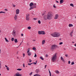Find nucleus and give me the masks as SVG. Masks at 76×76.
<instances>
[{
    "instance_id": "1",
    "label": "nucleus",
    "mask_w": 76,
    "mask_h": 76,
    "mask_svg": "<svg viewBox=\"0 0 76 76\" xmlns=\"http://www.w3.org/2000/svg\"><path fill=\"white\" fill-rule=\"evenodd\" d=\"M53 15L51 12H49L47 14V18L48 19L50 20L52 19Z\"/></svg>"
},
{
    "instance_id": "2",
    "label": "nucleus",
    "mask_w": 76,
    "mask_h": 76,
    "mask_svg": "<svg viewBox=\"0 0 76 76\" xmlns=\"http://www.w3.org/2000/svg\"><path fill=\"white\" fill-rule=\"evenodd\" d=\"M56 58L57 53H56L53 55L52 56L51 58V60L52 61H56Z\"/></svg>"
},
{
    "instance_id": "3",
    "label": "nucleus",
    "mask_w": 76,
    "mask_h": 76,
    "mask_svg": "<svg viewBox=\"0 0 76 76\" xmlns=\"http://www.w3.org/2000/svg\"><path fill=\"white\" fill-rule=\"evenodd\" d=\"M51 35L53 37H58L60 36V34L58 33L55 32L53 34H51Z\"/></svg>"
},
{
    "instance_id": "4",
    "label": "nucleus",
    "mask_w": 76,
    "mask_h": 76,
    "mask_svg": "<svg viewBox=\"0 0 76 76\" xmlns=\"http://www.w3.org/2000/svg\"><path fill=\"white\" fill-rule=\"evenodd\" d=\"M56 48H58V46L57 45H53L52 46L51 48V50H54V49H56Z\"/></svg>"
},
{
    "instance_id": "5",
    "label": "nucleus",
    "mask_w": 76,
    "mask_h": 76,
    "mask_svg": "<svg viewBox=\"0 0 76 76\" xmlns=\"http://www.w3.org/2000/svg\"><path fill=\"white\" fill-rule=\"evenodd\" d=\"M26 20H29V14H28L26 15Z\"/></svg>"
},
{
    "instance_id": "6",
    "label": "nucleus",
    "mask_w": 76,
    "mask_h": 76,
    "mask_svg": "<svg viewBox=\"0 0 76 76\" xmlns=\"http://www.w3.org/2000/svg\"><path fill=\"white\" fill-rule=\"evenodd\" d=\"M30 49L28 48V51H27V53H28V55L29 56H30L31 55V53L29 52V51H30V50H29Z\"/></svg>"
},
{
    "instance_id": "7",
    "label": "nucleus",
    "mask_w": 76,
    "mask_h": 76,
    "mask_svg": "<svg viewBox=\"0 0 76 76\" xmlns=\"http://www.w3.org/2000/svg\"><path fill=\"white\" fill-rule=\"evenodd\" d=\"M15 76H22V75L21 74H19V73L18 72L16 73L15 75H14Z\"/></svg>"
},
{
    "instance_id": "8",
    "label": "nucleus",
    "mask_w": 76,
    "mask_h": 76,
    "mask_svg": "<svg viewBox=\"0 0 76 76\" xmlns=\"http://www.w3.org/2000/svg\"><path fill=\"white\" fill-rule=\"evenodd\" d=\"M18 19V15L17 14L15 15V16L14 17V19L15 20H16Z\"/></svg>"
},
{
    "instance_id": "9",
    "label": "nucleus",
    "mask_w": 76,
    "mask_h": 76,
    "mask_svg": "<svg viewBox=\"0 0 76 76\" xmlns=\"http://www.w3.org/2000/svg\"><path fill=\"white\" fill-rule=\"evenodd\" d=\"M43 18L45 20H47V19H48L47 18V16L46 15H44Z\"/></svg>"
},
{
    "instance_id": "10",
    "label": "nucleus",
    "mask_w": 76,
    "mask_h": 76,
    "mask_svg": "<svg viewBox=\"0 0 76 76\" xmlns=\"http://www.w3.org/2000/svg\"><path fill=\"white\" fill-rule=\"evenodd\" d=\"M58 14H56L55 16L54 17V19H57L58 18Z\"/></svg>"
},
{
    "instance_id": "11",
    "label": "nucleus",
    "mask_w": 76,
    "mask_h": 76,
    "mask_svg": "<svg viewBox=\"0 0 76 76\" xmlns=\"http://www.w3.org/2000/svg\"><path fill=\"white\" fill-rule=\"evenodd\" d=\"M20 11L19 10V9H17L16 10V13L18 14L19 13Z\"/></svg>"
},
{
    "instance_id": "12",
    "label": "nucleus",
    "mask_w": 76,
    "mask_h": 76,
    "mask_svg": "<svg viewBox=\"0 0 76 76\" xmlns=\"http://www.w3.org/2000/svg\"><path fill=\"white\" fill-rule=\"evenodd\" d=\"M12 34L13 36H16V31L15 30L13 31Z\"/></svg>"
},
{
    "instance_id": "13",
    "label": "nucleus",
    "mask_w": 76,
    "mask_h": 76,
    "mask_svg": "<svg viewBox=\"0 0 76 76\" xmlns=\"http://www.w3.org/2000/svg\"><path fill=\"white\" fill-rule=\"evenodd\" d=\"M33 7L34 8H36L37 6V4L36 3H34L33 4Z\"/></svg>"
},
{
    "instance_id": "14",
    "label": "nucleus",
    "mask_w": 76,
    "mask_h": 76,
    "mask_svg": "<svg viewBox=\"0 0 76 76\" xmlns=\"http://www.w3.org/2000/svg\"><path fill=\"white\" fill-rule=\"evenodd\" d=\"M36 72L37 73H39V69H37L36 70Z\"/></svg>"
},
{
    "instance_id": "15",
    "label": "nucleus",
    "mask_w": 76,
    "mask_h": 76,
    "mask_svg": "<svg viewBox=\"0 0 76 76\" xmlns=\"http://www.w3.org/2000/svg\"><path fill=\"white\" fill-rule=\"evenodd\" d=\"M33 76H41V75L38 74H36L35 75H34Z\"/></svg>"
},
{
    "instance_id": "16",
    "label": "nucleus",
    "mask_w": 76,
    "mask_h": 76,
    "mask_svg": "<svg viewBox=\"0 0 76 76\" xmlns=\"http://www.w3.org/2000/svg\"><path fill=\"white\" fill-rule=\"evenodd\" d=\"M33 5H34V4L32 2H31L29 4V6L31 7V6H32Z\"/></svg>"
},
{
    "instance_id": "17",
    "label": "nucleus",
    "mask_w": 76,
    "mask_h": 76,
    "mask_svg": "<svg viewBox=\"0 0 76 76\" xmlns=\"http://www.w3.org/2000/svg\"><path fill=\"white\" fill-rule=\"evenodd\" d=\"M41 34L44 35V34H45V31H41Z\"/></svg>"
},
{
    "instance_id": "18",
    "label": "nucleus",
    "mask_w": 76,
    "mask_h": 76,
    "mask_svg": "<svg viewBox=\"0 0 76 76\" xmlns=\"http://www.w3.org/2000/svg\"><path fill=\"white\" fill-rule=\"evenodd\" d=\"M69 27H72L73 26V25L72 24H69Z\"/></svg>"
},
{
    "instance_id": "19",
    "label": "nucleus",
    "mask_w": 76,
    "mask_h": 76,
    "mask_svg": "<svg viewBox=\"0 0 76 76\" xmlns=\"http://www.w3.org/2000/svg\"><path fill=\"white\" fill-rule=\"evenodd\" d=\"M73 31H72L70 33V34H69V35L71 37H72L73 36Z\"/></svg>"
},
{
    "instance_id": "20",
    "label": "nucleus",
    "mask_w": 76,
    "mask_h": 76,
    "mask_svg": "<svg viewBox=\"0 0 76 76\" xmlns=\"http://www.w3.org/2000/svg\"><path fill=\"white\" fill-rule=\"evenodd\" d=\"M55 72L56 73H57V74H59V72L57 70H56L55 71Z\"/></svg>"
},
{
    "instance_id": "21",
    "label": "nucleus",
    "mask_w": 76,
    "mask_h": 76,
    "mask_svg": "<svg viewBox=\"0 0 76 76\" xmlns=\"http://www.w3.org/2000/svg\"><path fill=\"white\" fill-rule=\"evenodd\" d=\"M63 1H64V0H60V4H62L63 3Z\"/></svg>"
},
{
    "instance_id": "22",
    "label": "nucleus",
    "mask_w": 76,
    "mask_h": 76,
    "mask_svg": "<svg viewBox=\"0 0 76 76\" xmlns=\"http://www.w3.org/2000/svg\"><path fill=\"white\" fill-rule=\"evenodd\" d=\"M45 40H43L42 42V45H44V44H45Z\"/></svg>"
},
{
    "instance_id": "23",
    "label": "nucleus",
    "mask_w": 76,
    "mask_h": 76,
    "mask_svg": "<svg viewBox=\"0 0 76 76\" xmlns=\"http://www.w3.org/2000/svg\"><path fill=\"white\" fill-rule=\"evenodd\" d=\"M38 34H39V35H41V31H38Z\"/></svg>"
},
{
    "instance_id": "24",
    "label": "nucleus",
    "mask_w": 76,
    "mask_h": 76,
    "mask_svg": "<svg viewBox=\"0 0 76 76\" xmlns=\"http://www.w3.org/2000/svg\"><path fill=\"white\" fill-rule=\"evenodd\" d=\"M34 8L33 7H30V8L29 9V10H31V9H33Z\"/></svg>"
},
{
    "instance_id": "25",
    "label": "nucleus",
    "mask_w": 76,
    "mask_h": 76,
    "mask_svg": "<svg viewBox=\"0 0 76 76\" xmlns=\"http://www.w3.org/2000/svg\"><path fill=\"white\" fill-rule=\"evenodd\" d=\"M5 41H6V42H9V41H8V40H7V38H6V37L5 38Z\"/></svg>"
},
{
    "instance_id": "26",
    "label": "nucleus",
    "mask_w": 76,
    "mask_h": 76,
    "mask_svg": "<svg viewBox=\"0 0 76 76\" xmlns=\"http://www.w3.org/2000/svg\"><path fill=\"white\" fill-rule=\"evenodd\" d=\"M61 59L63 61H64V60L63 57H61Z\"/></svg>"
},
{
    "instance_id": "27",
    "label": "nucleus",
    "mask_w": 76,
    "mask_h": 76,
    "mask_svg": "<svg viewBox=\"0 0 76 76\" xmlns=\"http://www.w3.org/2000/svg\"><path fill=\"white\" fill-rule=\"evenodd\" d=\"M49 73V75L50 76H51V72H50V69H48Z\"/></svg>"
},
{
    "instance_id": "28",
    "label": "nucleus",
    "mask_w": 76,
    "mask_h": 76,
    "mask_svg": "<svg viewBox=\"0 0 76 76\" xmlns=\"http://www.w3.org/2000/svg\"><path fill=\"white\" fill-rule=\"evenodd\" d=\"M15 42L16 43L18 42V40L17 39H15L14 40Z\"/></svg>"
},
{
    "instance_id": "29",
    "label": "nucleus",
    "mask_w": 76,
    "mask_h": 76,
    "mask_svg": "<svg viewBox=\"0 0 76 76\" xmlns=\"http://www.w3.org/2000/svg\"><path fill=\"white\" fill-rule=\"evenodd\" d=\"M32 49L33 50H34V51H36V48L35 47H34L33 48H32Z\"/></svg>"
},
{
    "instance_id": "30",
    "label": "nucleus",
    "mask_w": 76,
    "mask_h": 76,
    "mask_svg": "<svg viewBox=\"0 0 76 76\" xmlns=\"http://www.w3.org/2000/svg\"><path fill=\"white\" fill-rule=\"evenodd\" d=\"M40 59L42 60H44V58H42V56L40 57Z\"/></svg>"
},
{
    "instance_id": "31",
    "label": "nucleus",
    "mask_w": 76,
    "mask_h": 76,
    "mask_svg": "<svg viewBox=\"0 0 76 76\" xmlns=\"http://www.w3.org/2000/svg\"><path fill=\"white\" fill-rule=\"evenodd\" d=\"M70 6H72V7H74V5H73V4H70Z\"/></svg>"
},
{
    "instance_id": "32",
    "label": "nucleus",
    "mask_w": 76,
    "mask_h": 76,
    "mask_svg": "<svg viewBox=\"0 0 76 76\" xmlns=\"http://www.w3.org/2000/svg\"><path fill=\"white\" fill-rule=\"evenodd\" d=\"M14 39H15L14 38H11V41H14Z\"/></svg>"
},
{
    "instance_id": "33",
    "label": "nucleus",
    "mask_w": 76,
    "mask_h": 76,
    "mask_svg": "<svg viewBox=\"0 0 76 76\" xmlns=\"http://www.w3.org/2000/svg\"><path fill=\"white\" fill-rule=\"evenodd\" d=\"M21 69H17V70H19V71H21Z\"/></svg>"
},
{
    "instance_id": "34",
    "label": "nucleus",
    "mask_w": 76,
    "mask_h": 76,
    "mask_svg": "<svg viewBox=\"0 0 76 76\" xmlns=\"http://www.w3.org/2000/svg\"><path fill=\"white\" fill-rule=\"evenodd\" d=\"M33 63H28V65L29 66H31V64H32Z\"/></svg>"
},
{
    "instance_id": "35",
    "label": "nucleus",
    "mask_w": 76,
    "mask_h": 76,
    "mask_svg": "<svg viewBox=\"0 0 76 76\" xmlns=\"http://www.w3.org/2000/svg\"><path fill=\"white\" fill-rule=\"evenodd\" d=\"M74 64H75V62H74L73 61L71 63V65H73Z\"/></svg>"
},
{
    "instance_id": "36",
    "label": "nucleus",
    "mask_w": 76,
    "mask_h": 76,
    "mask_svg": "<svg viewBox=\"0 0 76 76\" xmlns=\"http://www.w3.org/2000/svg\"><path fill=\"white\" fill-rule=\"evenodd\" d=\"M38 23L39 24H40V23H41V21L40 20H39L38 21Z\"/></svg>"
},
{
    "instance_id": "37",
    "label": "nucleus",
    "mask_w": 76,
    "mask_h": 76,
    "mask_svg": "<svg viewBox=\"0 0 76 76\" xmlns=\"http://www.w3.org/2000/svg\"><path fill=\"white\" fill-rule=\"evenodd\" d=\"M31 27L30 26H29L28 27V29H31Z\"/></svg>"
},
{
    "instance_id": "38",
    "label": "nucleus",
    "mask_w": 76,
    "mask_h": 76,
    "mask_svg": "<svg viewBox=\"0 0 76 76\" xmlns=\"http://www.w3.org/2000/svg\"><path fill=\"white\" fill-rule=\"evenodd\" d=\"M63 42H61L59 43V45H61V44H63Z\"/></svg>"
},
{
    "instance_id": "39",
    "label": "nucleus",
    "mask_w": 76,
    "mask_h": 76,
    "mask_svg": "<svg viewBox=\"0 0 76 76\" xmlns=\"http://www.w3.org/2000/svg\"><path fill=\"white\" fill-rule=\"evenodd\" d=\"M33 73L32 72H31V73H30V74H29V75L30 76H31V75H32V74Z\"/></svg>"
},
{
    "instance_id": "40",
    "label": "nucleus",
    "mask_w": 76,
    "mask_h": 76,
    "mask_svg": "<svg viewBox=\"0 0 76 76\" xmlns=\"http://www.w3.org/2000/svg\"><path fill=\"white\" fill-rule=\"evenodd\" d=\"M23 67H25V64H24V63L23 64Z\"/></svg>"
},
{
    "instance_id": "41",
    "label": "nucleus",
    "mask_w": 76,
    "mask_h": 76,
    "mask_svg": "<svg viewBox=\"0 0 76 76\" xmlns=\"http://www.w3.org/2000/svg\"><path fill=\"white\" fill-rule=\"evenodd\" d=\"M34 57H37V54H36V53H35V56H34Z\"/></svg>"
},
{
    "instance_id": "42",
    "label": "nucleus",
    "mask_w": 76,
    "mask_h": 76,
    "mask_svg": "<svg viewBox=\"0 0 76 76\" xmlns=\"http://www.w3.org/2000/svg\"><path fill=\"white\" fill-rule=\"evenodd\" d=\"M6 69L7 70H8V71L9 70V67H8V68H7Z\"/></svg>"
},
{
    "instance_id": "43",
    "label": "nucleus",
    "mask_w": 76,
    "mask_h": 76,
    "mask_svg": "<svg viewBox=\"0 0 76 76\" xmlns=\"http://www.w3.org/2000/svg\"><path fill=\"white\" fill-rule=\"evenodd\" d=\"M25 53H23V57H25Z\"/></svg>"
},
{
    "instance_id": "44",
    "label": "nucleus",
    "mask_w": 76,
    "mask_h": 76,
    "mask_svg": "<svg viewBox=\"0 0 76 76\" xmlns=\"http://www.w3.org/2000/svg\"><path fill=\"white\" fill-rule=\"evenodd\" d=\"M37 18H34L33 19V20H37Z\"/></svg>"
},
{
    "instance_id": "45",
    "label": "nucleus",
    "mask_w": 76,
    "mask_h": 76,
    "mask_svg": "<svg viewBox=\"0 0 76 76\" xmlns=\"http://www.w3.org/2000/svg\"><path fill=\"white\" fill-rule=\"evenodd\" d=\"M31 61H32V60H31V59H29V62L30 63H31Z\"/></svg>"
},
{
    "instance_id": "46",
    "label": "nucleus",
    "mask_w": 76,
    "mask_h": 76,
    "mask_svg": "<svg viewBox=\"0 0 76 76\" xmlns=\"http://www.w3.org/2000/svg\"><path fill=\"white\" fill-rule=\"evenodd\" d=\"M47 65H46L45 66V69H46V67H47Z\"/></svg>"
},
{
    "instance_id": "47",
    "label": "nucleus",
    "mask_w": 76,
    "mask_h": 76,
    "mask_svg": "<svg viewBox=\"0 0 76 76\" xmlns=\"http://www.w3.org/2000/svg\"><path fill=\"white\" fill-rule=\"evenodd\" d=\"M33 63L34 64H37V63L36 62H34Z\"/></svg>"
},
{
    "instance_id": "48",
    "label": "nucleus",
    "mask_w": 76,
    "mask_h": 76,
    "mask_svg": "<svg viewBox=\"0 0 76 76\" xmlns=\"http://www.w3.org/2000/svg\"><path fill=\"white\" fill-rule=\"evenodd\" d=\"M0 69H1V62L0 61Z\"/></svg>"
},
{
    "instance_id": "49",
    "label": "nucleus",
    "mask_w": 76,
    "mask_h": 76,
    "mask_svg": "<svg viewBox=\"0 0 76 76\" xmlns=\"http://www.w3.org/2000/svg\"><path fill=\"white\" fill-rule=\"evenodd\" d=\"M15 5H13V7H15Z\"/></svg>"
},
{
    "instance_id": "50",
    "label": "nucleus",
    "mask_w": 76,
    "mask_h": 76,
    "mask_svg": "<svg viewBox=\"0 0 76 76\" xmlns=\"http://www.w3.org/2000/svg\"><path fill=\"white\" fill-rule=\"evenodd\" d=\"M68 64H70V61H69L68 62Z\"/></svg>"
},
{
    "instance_id": "51",
    "label": "nucleus",
    "mask_w": 76,
    "mask_h": 76,
    "mask_svg": "<svg viewBox=\"0 0 76 76\" xmlns=\"http://www.w3.org/2000/svg\"><path fill=\"white\" fill-rule=\"evenodd\" d=\"M65 56L66 57H67L68 56V55H67V54H65Z\"/></svg>"
},
{
    "instance_id": "52",
    "label": "nucleus",
    "mask_w": 76,
    "mask_h": 76,
    "mask_svg": "<svg viewBox=\"0 0 76 76\" xmlns=\"http://www.w3.org/2000/svg\"><path fill=\"white\" fill-rule=\"evenodd\" d=\"M21 36L22 37H23V34H21Z\"/></svg>"
},
{
    "instance_id": "53",
    "label": "nucleus",
    "mask_w": 76,
    "mask_h": 76,
    "mask_svg": "<svg viewBox=\"0 0 76 76\" xmlns=\"http://www.w3.org/2000/svg\"><path fill=\"white\" fill-rule=\"evenodd\" d=\"M0 13H3V11L0 12Z\"/></svg>"
},
{
    "instance_id": "54",
    "label": "nucleus",
    "mask_w": 76,
    "mask_h": 76,
    "mask_svg": "<svg viewBox=\"0 0 76 76\" xmlns=\"http://www.w3.org/2000/svg\"><path fill=\"white\" fill-rule=\"evenodd\" d=\"M53 7L54 8H56V6H55V5H53Z\"/></svg>"
},
{
    "instance_id": "55",
    "label": "nucleus",
    "mask_w": 76,
    "mask_h": 76,
    "mask_svg": "<svg viewBox=\"0 0 76 76\" xmlns=\"http://www.w3.org/2000/svg\"><path fill=\"white\" fill-rule=\"evenodd\" d=\"M4 10L5 11H7V9H5Z\"/></svg>"
},
{
    "instance_id": "56",
    "label": "nucleus",
    "mask_w": 76,
    "mask_h": 76,
    "mask_svg": "<svg viewBox=\"0 0 76 76\" xmlns=\"http://www.w3.org/2000/svg\"><path fill=\"white\" fill-rule=\"evenodd\" d=\"M5 66L7 68H8V67L7 66V65H6Z\"/></svg>"
},
{
    "instance_id": "57",
    "label": "nucleus",
    "mask_w": 76,
    "mask_h": 76,
    "mask_svg": "<svg viewBox=\"0 0 76 76\" xmlns=\"http://www.w3.org/2000/svg\"><path fill=\"white\" fill-rule=\"evenodd\" d=\"M56 1V3H58V1Z\"/></svg>"
},
{
    "instance_id": "58",
    "label": "nucleus",
    "mask_w": 76,
    "mask_h": 76,
    "mask_svg": "<svg viewBox=\"0 0 76 76\" xmlns=\"http://www.w3.org/2000/svg\"><path fill=\"white\" fill-rule=\"evenodd\" d=\"M3 13H4V14H5V13H6V12H3Z\"/></svg>"
},
{
    "instance_id": "59",
    "label": "nucleus",
    "mask_w": 76,
    "mask_h": 76,
    "mask_svg": "<svg viewBox=\"0 0 76 76\" xmlns=\"http://www.w3.org/2000/svg\"><path fill=\"white\" fill-rule=\"evenodd\" d=\"M74 50H75L76 51V48H74Z\"/></svg>"
},
{
    "instance_id": "60",
    "label": "nucleus",
    "mask_w": 76,
    "mask_h": 76,
    "mask_svg": "<svg viewBox=\"0 0 76 76\" xmlns=\"http://www.w3.org/2000/svg\"><path fill=\"white\" fill-rule=\"evenodd\" d=\"M46 57H48V55H46Z\"/></svg>"
},
{
    "instance_id": "61",
    "label": "nucleus",
    "mask_w": 76,
    "mask_h": 76,
    "mask_svg": "<svg viewBox=\"0 0 76 76\" xmlns=\"http://www.w3.org/2000/svg\"><path fill=\"white\" fill-rule=\"evenodd\" d=\"M22 42H21L20 43V45H21V44H22Z\"/></svg>"
},
{
    "instance_id": "62",
    "label": "nucleus",
    "mask_w": 76,
    "mask_h": 76,
    "mask_svg": "<svg viewBox=\"0 0 76 76\" xmlns=\"http://www.w3.org/2000/svg\"><path fill=\"white\" fill-rule=\"evenodd\" d=\"M33 41H35V40H33Z\"/></svg>"
},
{
    "instance_id": "63",
    "label": "nucleus",
    "mask_w": 76,
    "mask_h": 76,
    "mask_svg": "<svg viewBox=\"0 0 76 76\" xmlns=\"http://www.w3.org/2000/svg\"><path fill=\"white\" fill-rule=\"evenodd\" d=\"M17 54H18V52H17Z\"/></svg>"
},
{
    "instance_id": "64",
    "label": "nucleus",
    "mask_w": 76,
    "mask_h": 76,
    "mask_svg": "<svg viewBox=\"0 0 76 76\" xmlns=\"http://www.w3.org/2000/svg\"><path fill=\"white\" fill-rule=\"evenodd\" d=\"M36 63H37V61H36Z\"/></svg>"
}]
</instances>
